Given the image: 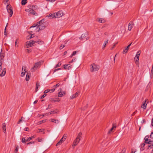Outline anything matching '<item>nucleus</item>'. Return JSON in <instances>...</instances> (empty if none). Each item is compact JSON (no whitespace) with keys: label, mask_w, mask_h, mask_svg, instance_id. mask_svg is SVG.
I'll use <instances>...</instances> for the list:
<instances>
[{"label":"nucleus","mask_w":153,"mask_h":153,"mask_svg":"<svg viewBox=\"0 0 153 153\" xmlns=\"http://www.w3.org/2000/svg\"><path fill=\"white\" fill-rule=\"evenodd\" d=\"M39 130V132H42L44 131V130L43 129H40Z\"/></svg>","instance_id":"nucleus-59"},{"label":"nucleus","mask_w":153,"mask_h":153,"mask_svg":"<svg viewBox=\"0 0 153 153\" xmlns=\"http://www.w3.org/2000/svg\"><path fill=\"white\" fill-rule=\"evenodd\" d=\"M38 25H39V24L37 23V24L36 25L31 26V27H30V28H31L33 27H38Z\"/></svg>","instance_id":"nucleus-42"},{"label":"nucleus","mask_w":153,"mask_h":153,"mask_svg":"<svg viewBox=\"0 0 153 153\" xmlns=\"http://www.w3.org/2000/svg\"><path fill=\"white\" fill-rule=\"evenodd\" d=\"M55 90V88H53L52 89L50 90V91H51V92H53Z\"/></svg>","instance_id":"nucleus-61"},{"label":"nucleus","mask_w":153,"mask_h":153,"mask_svg":"<svg viewBox=\"0 0 153 153\" xmlns=\"http://www.w3.org/2000/svg\"><path fill=\"white\" fill-rule=\"evenodd\" d=\"M128 48H127V47H126L124 49L123 51V54H125L128 51Z\"/></svg>","instance_id":"nucleus-32"},{"label":"nucleus","mask_w":153,"mask_h":153,"mask_svg":"<svg viewBox=\"0 0 153 153\" xmlns=\"http://www.w3.org/2000/svg\"><path fill=\"white\" fill-rule=\"evenodd\" d=\"M65 46L64 45H61L59 47L60 50L62 49Z\"/></svg>","instance_id":"nucleus-46"},{"label":"nucleus","mask_w":153,"mask_h":153,"mask_svg":"<svg viewBox=\"0 0 153 153\" xmlns=\"http://www.w3.org/2000/svg\"><path fill=\"white\" fill-rule=\"evenodd\" d=\"M80 140V139H78L76 138L75 140L74 141L72 146L74 147L79 142Z\"/></svg>","instance_id":"nucleus-9"},{"label":"nucleus","mask_w":153,"mask_h":153,"mask_svg":"<svg viewBox=\"0 0 153 153\" xmlns=\"http://www.w3.org/2000/svg\"><path fill=\"white\" fill-rule=\"evenodd\" d=\"M126 151V149L124 148L122 151L121 153H125Z\"/></svg>","instance_id":"nucleus-55"},{"label":"nucleus","mask_w":153,"mask_h":153,"mask_svg":"<svg viewBox=\"0 0 153 153\" xmlns=\"http://www.w3.org/2000/svg\"><path fill=\"white\" fill-rule=\"evenodd\" d=\"M150 137L151 138H153V132H152L150 136Z\"/></svg>","instance_id":"nucleus-60"},{"label":"nucleus","mask_w":153,"mask_h":153,"mask_svg":"<svg viewBox=\"0 0 153 153\" xmlns=\"http://www.w3.org/2000/svg\"><path fill=\"white\" fill-rule=\"evenodd\" d=\"M42 63V61H39L35 63L34 66L31 69V71L32 72L34 71L40 67Z\"/></svg>","instance_id":"nucleus-1"},{"label":"nucleus","mask_w":153,"mask_h":153,"mask_svg":"<svg viewBox=\"0 0 153 153\" xmlns=\"http://www.w3.org/2000/svg\"><path fill=\"white\" fill-rule=\"evenodd\" d=\"M49 91H50V90L49 89H47V90H45L44 91V93L45 94L47 93H48V92H49Z\"/></svg>","instance_id":"nucleus-54"},{"label":"nucleus","mask_w":153,"mask_h":153,"mask_svg":"<svg viewBox=\"0 0 153 153\" xmlns=\"http://www.w3.org/2000/svg\"><path fill=\"white\" fill-rule=\"evenodd\" d=\"M27 52L29 53L31 51V50L30 49H27Z\"/></svg>","instance_id":"nucleus-58"},{"label":"nucleus","mask_w":153,"mask_h":153,"mask_svg":"<svg viewBox=\"0 0 153 153\" xmlns=\"http://www.w3.org/2000/svg\"><path fill=\"white\" fill-rule=\"evenodd\" d=\"M30 74L29 73H27L26 77L25 78L26 80L27 81H28L29 79Z\"/></svg>","instance_id":"nucleus-27"},{"label":"nucleus","mask_w":153,"mask_h":153,"mask_svg":"<svg viewBox=\"0 0 153 153\" xmlns=\"http://www.w3.org/2000/svg\"><path fill=\"white\" fill-rule=\"evenodd\" d=\"M91 72L95 71H98L100 68L98 65H96L95 64H93L91 65Z\"/></svg>","instance_id":"nucleus-3"},{"label":"nucleus","mask_w":153,"mask_h":153,"mask_svg":"<svg viewBox=\"0 0 153 153\" xmlns=\"http://www.w3.org/2000/svg\"><path fill=\"white\" fill-rule=\"evenodd\" d=\"M25 11H26L28 13H30V12L31 11V10L30 9H25Z\"/></svg>","instance_id":"nucleus-45"},{"label":"nucleus","mask_w":153,"mask_h":153,"mask_svg":"<svg viewBox=\"0 0 153 153\" xmlns=\"http://www.w3.org/2000/svg\"><path fill=\"white\" fill-rule=\"evenodd\" d=\"M23 118V117H22L21 119H20L19 121L17 123L18 124H20L21 123V122L22 121V119Z\"/></svg>","instance_id":"nucleus-44"},{"label":"nucleus","mask_w":153,"mask_h":153,"mask_svg":"<svg viewBox=\"0 0 153 153\" xmlns=\"http://www.w3.org/2000/svg\"><path fill=\"white\" fill-rule=\"evenodd\" d=\"M18 42V39H17L15 41V46L16 47H18V45L17 44Z\"/></svg>","instance_id":"nucleus-43"},{"label":"nucleus","mask_w":153,"mask_h":153,"mask_svg":"<svg viewBox=\"0 0 153 153\" xmlns=\"http://www.w3.org/2000/svg\"><path fill=\"white\" fill-rule=\"evenodd\" d=\"M34 37L33 34L31 35L28 38H27L28 39H30Z\"/></svg>","instance_id":"nucleus-49"},{"label":"nucleus","mask_w":153,"mask_h":153,"mask_svg":"<svg viewBox=\"0 0 153 153\" xmlns=\"http://www.w3.org/2000/svg\"><path fill=\"white\" fill-rule=\"evenodd\" d=\"M39 27H37L36 29V30L39 32L40 30H42L45 29V24H39Z\"/></svg>","instance_id":"nucleus-6"},{"label":"nucleus","mask_w":153,"mask_h":153,"mask_svg":"<svg viewBox=\"0 0 153 153\" xmlns=\"http://www.w3.org/2000/svg\"><path fill=\"white\" fill-rule=\"evenodd\" d=\"M8 24V23H7V25L5 27L4 30V35H5L6 36L7 35L6 28L7 27V26Z\"/></svg>","instance_id":"nucleus-40"},{"label":"nucleus","mask_w":153,"mask_h":153,"mask_svg":"<svg viewBox=\"0 0 153 153\" xmlns=\"http://www.w3.org/2000/svg\"><path fill=\"white\" fill-rule=\"evenodd\" d=\"M76 53V51H74L73 52V53L71 54V55L70 56V57L71 58L72 57V56H74L75 55Z\"/></svg>","instance_id":"nucleus-37"},{"label":"nucleus","mask_w":153,"mask_h":153,"mask_svg":"<svg viewBox=\"0 0 153 153\" xmlns=\"http://www.w3.org/2000/svg\"><path fill=\"white\" fill-rule=\"evenodd\" d=\"M34 136H32L30 137H29L28 138H27V139L26 140V141H30L31 140V139L33 138H34Z\"/></svg>","instance_id":"nucleus-38"},{"label":"nucleus","mask_w":153,"mask_h":153,"mask_svg":"<svg viewBox=\"0 0 153 153\" xmlns=\"http://www.w3.org/2000/svg\"><path fill=\"white\" fill-rule=\"evenodd\" d=\"M33 5L30 4V5H28L27 6V7L29 8V9L32 10V9H33Z\"/></svg>","instance_id":"nucleus-35"},{"label":"nucleus","mask_w":153,"mask_h":153,"mask_svg":"<svg viewBox=\"0 0 153 153\" xmlns=\"http://www.w3.org/2000/svg\"><path fill=\"white\" fill-rule=\"evenodd\" d=\"M61 65V63L60 62H59L58 64L56 65L55 68L59 67Z\"/></svg>","instance_id":"nucleus-41"},{"label":"nucleus","mask_w":153,"mask_h":153,"mask_svg":"<svg viewBox=\"0 0 153 153\" xmlns=\"http://www.w3.org/2000/svg\"><path fill=\"white\" fill-rule=\"evenodd\" d=\"M49 101L52 102H56L59 101L58 100H56L53 98H51L49 99Z\"/></svg>","instance_id":"nucleus-28"},{"label":"nucleus","mask_w":153,"mask_h":153,"mask_svg":"<svg viewBox=\"0 0 153 153\" xmlns=\"http://www.w3.org/2000/svg\"><path fill=\"white\" fill-rule=\"evenodd\" d=\"M108 42V39H106L104 43L103 44L102 48H104L106 46V45L107 44Z\"/></svg>","instance_id":"nucleus-26"},{"label":"nucleus","mask_w":153,"mask_h":153,"mask_svg":"<svg viewBox=\"0 0 153 153\" xmlns=\"http://www.w3.org/2000/svg\"><path fill=\"white\" fill-rule=\"evenodd\" d=\"M145 143H143L140 145V148L143 149H142V150H144V149H143V147H144V146H145Z\"/></svg>","instance_id":"nucleus-36"},{"label":"nucleus","mask_w":153,"mask_h":153,"mask_svg":"<svg viewBox=\"0 0 153 153\" xmlns=\"http://www.w3.org/2000/svg\"><path fill=\"white\" fill-rule=\"evenodd\" d=\"M6 8L7 12L10 13V16L11 17L13 14V11L11 9V6L10 5H7Z\"/></svg>","instance_id":"nucleus-5"},{"label":"nucleus","mask_w":153,"mask_h":153,"mask_svg":"<svg viewBox=\"0 0 153 153\" xmlns=\"http://www.w3.org/2000/svg\"><path fill=\"white\" fill-rule=\"evenodd\" d=\"M76 60V59L75 58H73L72 59V60H71V61L70 62H69V63H71V62H75Z\"/></svg>","instance_id":"nucleus-57"},{"label":"nucleus","mask_w":153,"mask_h":153,"mask_svg":"<svg viewBox=\"0 0 153 153\" xmlns=\"http://www.w3.org/2000/svg\"><path fill=\"white\" fill-rule=\"evenodd\" d=\"M2 128L3 130V132H5L6 131V127L5 123H2Z\"/></svg>","instance_id":"nucleus-19"},{"label":"nucleus","mask_w":153,"mask_h":153,"mask_svg":"<svg viewBox=\"0 0 153 153\" xmlns=\"http://www.w3.org/2000/svg\"><path fill=\"white\" fill-rule=\"evenodd\" d=\"M18 146H17L16 148V149H15V153H17L18 151Z\"/></svg>","instance_id":"nucleus-51"},{"label":"nucleus","mask_w":153,"mask_h":153,"mask_svg":"<svg viewBox=\"0 0 153 153\" xmlns=\"http://www.w3.org/2000/svg\"><path fill=\"white\" fill-rule=\"evenodd\" d=\"M46 96V95L45 94H44L41 97V99H42L44 97H45Z\"/></svg>","instance_id":"nucleus-63"},{"label":"nucleus","mask_w":153,"mask_h":153,"mask_svg":"<svg viewBox=\"0 0 153 153\" xmlns=\"http://www.w3.org/2000/svg\"><path fill=\"white\" fill-rule=\"evenodd\" d=\"M131 22H130L128 24V30L130 31L131 30L132 28V25H131V24L130 23Z\"/></svg>","instance_id":"nucleus-25"},{"label":"nucleus","mask_w":153,"mask_h":153,"mask_svg":"<svg viewBox=\"0 0 153 153\" xmlns=\"http://www.w3.org/2000/svg\"><path fill=\"white\" fill-rule=\"evenodd\" d=\"M57 110H55L53 111H51V112H49L48 113H47V115H49V114H52L56 113H57Z\"/></svg>","instance_id":"nucleus-21"},{"label":"nucleus","mask_w":153,"mask_h":153,"mask_svg":"<svg viewBox=\"0 0 153 153\" xmlns=\"http://www.w3.org/2000/svg\"><path fill=\"white\" fill-rule=\"evenodd\" d=\"M6 70L5 68H4L2 71L1 73L0 74V76L1 77L4 76L6 74Z\"/></svg>","instance_id":"nucleus-17"},{"label":"nucleus","mask_w":153,"mask_h":153,"mask_svg":"<svg viewBox=\"0 0 153 153\" xmlns=\"http://www.w3.org/2000/svg\"><path fill=\"white\" fill-rule=\"evenodd\" d=\"M149 146V147H150L151 148H152L153 147V143H152V144H150L149 146Z\"/></svg>","instance_id":"nucleus-64"},{"label":"nucleus","mask_w":153,"mask_h":153,"mask_svg":"<svg viewBox=\"0 0 153 153\" xmlns=\"http://www.w3.org/2000/svg\"><path fill=\"white\" fill-rule=\"evenodd\" d=\"M39 8V7L37 5H33V9L34 10H37Z\"/></svg>","instance_id":"nucleus-33"},{"label":"nucleus","mask_w":153,"mask_h":153,"mask_svg":"<svg viewBox=\"0 0 153 153\" xmlns=\"http://www.w3.org/2000/svg\"><path fill=\"white\" fill-rule=\"evenodd\" d=\"M140 54V51H138L137 53L136 56L134 57V60L136 64H138L139 63V58Z\"/></svg>","instance_id":"nucleus-4"},{"label":"nucleus","mask_w":153,"mask_h":153,"mask_svg":"<svg viewBox=\"0 0 153 153\" xmlns=\"http://www.w3.org/2000/svg\"><path fill=\"white\" fill-rule=\"evenodd\" d=\"M55 13V18L60 17L63 15V13L62 11H59Z\"/></svg>","instance_id":"nucleus-8"},{"label":"nucleus","mask_w":153,"mask_h":153,"mask_svg":"<svg viewBox=\"0 0 153 153\" xmlns=\"http://www.w3.org/2000/svg\"><path fill=\"white\" fill-rule=\"evenodd\" d=\"M26 139L25 138L23 137L22 139V142L23 143H25Z\"/></svg>","instance_id":"nucleus-52"},{"label":"nucleus","mask_w":153,"mask_h":153,"mask_svg":"<svg viewBox=\"0 0 153 153\" xmlns=\"http://www.w3.org/2000/svg\"><path fill=\"white\" fill-rule=\"evenodd\" d=\"M82 134V133L81 132L79 133L76 138L78 139H80V137H81Z\"/></svg>","instance_id":"nucleus-30"},{"label":"nucleus","mask_w":153,"mask_h":153,"mask_svg":"<svg viewBox=\"0 0 153 153\" xmlns=\"http://www.w3.org/2000/svg\"><path fill=\"white\" fill-rule=\"evenodd\" d=\"M36 42L35 41H32V42H31V41H30L29 42H26L27 47L29 48L30 47H31Z\"/></svg>","instance_id":"nucleus-7"},{"label":"nucleus","mask_w":153,"mask_h":153,"mask_svg":"<svg viewBox=\"0 0 153 153\" xmlns=\"http://www.w3.org/2000/svg\"><path fill=\"white\" fill-rule=\"evenodd\" d=\"M44 21H45L44 19H43L41 20H40V21H39V22H38L37 23H38L39 25L41 24H44Z\"/></svg>","instance_id":"nucleus-31"},{"label":"nucleus","mask_w":153,"mask_h":153,"mask_svg":"<svg viewBox=\"0 0 153 153\" xmlns=\"http://www.w3.org/2000/svg\"><path fill=\"white\" fill-rule=\"evenodd\" d=\"M25 67L23 66L22 67V71L21 74V76L22 77L23 76L25 75V73L26 72V71L25 70Z\"/></svg>","instance_id":"nucleus-10"},{"label":"nucleus","mask_w":153,"mask_h":153,"mask_svg":"<svg viewBox=\"0 0 153 153\" xmlns=\"http://www.w3.org/2000/svg\"><path fill=\"white\" fill-rule=\"evenodd\" d=\"M46 120H42V121H40L38 122L39 124H41L42 123H45L46 122Z\"/></svg>","instance_id":"nucleus-34"},{"label":"nucleus","mask_w":153,"mask_h":153,"mask_svg":"<svg viewBox=\"0 0 153 153\" xmlns=\"http://www.w3.org/2000/svg\"><path fill=\"white\" fill-rule=\"evenodd\" d=\"M37 139H38V141L39 142H42V140H43L41 138H39V137Z\"/></svg>","instance_id":"nucleus-47"},{"label":"nucleus","mask_w":153,"mask_h":153,"mask_svg":"<svg viewBox=\"0 0 153 153\" xmlns=\"http://www.w3.org/2000/svg\"><path fill=\"white\" fill-rule=\"evenodd\" d=\"M151 74L153 75V65L152 66V70L151 71Z\"/></svg>","instance_id":"nucleus-62"},{"label":"nucleus","mask_w":153,"mask_h":153,"mask_svg":"<svg viewBox=\"0 0 153 153\" xmlns=\"http://www.w3.org/2000/svg\"><path fill=\"white\" fill-rule=\"evenodd\" d=\"M116 127V126L114 125L113 124L112 128L109 130L108 131V133L109 134H111L112 131Z\"/></svg>","instance_id":"nucleus-16"},{"label":"nucleus","mask_w":153,"mask_h":153,"mask_svg":"<svg viewBox=\"0 0 153 153\" xmlns=\"http://www.w3.org/2000/svg\"><path fill=\"white\" fill-rule=\"evenodd\" d=\"M146 102V100L144 103L142 105L141 107H142L144 109H146V105H147Z\"/></svg>","instance_id":"nucleus-22"},{"label":"nucleus","mask_w":153,"mask_h":153,"mask_svg":"<svg viewBox=\"0 0 153 153\" xmlns=\"http://www.w3.org/2000/svg\"><path fill=\"white\" fill-rule=\"evenodd\" d=\"M30 14H31L35 16H37V13L33 9L31 10V11L30 12Z\"/></svg>","instance_id":"nucleus-20"},{"label":"nucleus","mask_w":153,"mask_h":153,"mask_svg":"<svg viewBox=\"0 0 153 153\" xmlns=\"http://www.w3.org/2000/svg\"><path fill=\"white\" fill-rule=\"evenodd\" d=\"M146 137H147V136H146L145 138V142L146 143H148V144H152V143H153V142L151 140H149V141L148 139H146Z\"/></svg>","instance_id":"nucleus-15"},{"label":"nucleus","mask_w":153,"mask_h":153,"mask_svg":"<svg viewBox=\"0 0 153 153\" xmlns=\"http://www.w3.org/2000/svg\"><path fill=\"white\" fill-rule=\"evenodd\" d=\"M27 0H22L21 1V4L22 5H24L27 3Z\"/></svg>","instance_id":"nucleus-24"},{"label":"nucleus","mask_w":153,"mask_h":153,"mask_svg":"<svg viewBox=\"0 0 153 153\" xmlns=\"http://www.w3.org/2000/svg\"><path fill=\"white\" fill-rule=\"evenodd\" d=\"M36 42L39 44H41V43L42 42L40 40H38Z\"/></svg>","instance_id":"nucleus-56"},{"label":"nucleus","mask_w":153,"mask_h":153,"mask_svg":"<svg viewBox=\"0 0 153 153\" xmlns=\"http://www.w3.org/2000/svg\"><path fill=\"white\" fill-rule=\"evenodd\" d=\"M48 16L49 18H53L54 17L55 18V14L54 13L53 14H49Z\"/></svg>","instance_id":"nucleus-23"},{"label":"nucleus","mask_w":153,"mask_h":153,"mask_svg":"<svg viewBox=\"0 0 153 153\" xmlns=\"http://www.w3.org/2000/svg\"><path fill=\"white\" fill-rule=\"evenodd\" d=\"M85 33L83 34L79 38V39H83V38H85L86 37V34H85Z\"/></svg>","instance_id":"nucleus-29"},{"label":"nucleus","mask_w":153,"mask_h":153,"mask_svg":"<svg viewBox=\"0 0 153 153\" xmlns=\"http://www.w3.org/2000/svg\"><path fill=\"white\" fill-rule=\"evenodd\" d=\"M51 120L52 122H53L57 124L59 122V120H55L53 119L50 120Z\"/></svg>","instance_id":"nucleus-18"},{"label":"nucleus","mask_w":153,"mask_h":153,"mask_svg":"<svg viewBox=\"0 0 153 153\" xmlns=\"http://www.w3.org/2000/svg\"><path fill=\"white\" fill-rule=\"evenodd\" d=\"M62 142H61V141L60 140H59L58 142V143L56 144V146H58L60 145H61L62 143Z\"/></svg>","instance_id":"nucleus-39"},{"label":"nucleus","mask_w":153,"mask_h":153,"mask_svg":"<svg viewBox=\"0 0 153 153\" xmlns=\"http://www.w3.org/2000/svg\"><path fill=\"white\" fill-rule=\"evenodd\" d=\"M97 20L100 23H104L105 22V20L102 18H98Z\"/></svg>","instance_id":"nucleus-12"},{"label":"nucleus","mask_w":153,"mask_h":153,"mask_svg":"<svg viewBox=\"0 0 153 153\" xmlns=\"http://www.w3.org/2000/svg\"><path fill=\"white\" fill-rule=\"evenodd\" d=\"M40 83L39 82H36V86L39 87L40 86Z\"/></svg>","instance_id":"nucleus-53"},{"label":"nucleus","mask_w":153,"mask_h":153,"mask_svg":"<svg viewBox=\"0 0 153 153\" xmlns=\"http://www.w3.org/2000/svg\"><path fill=\"white\" fill-rule=\"evenodd\" d=\"M72 68V65L70 64L64 65V68L65 69H70Z\"/></svg>","instance_id":"nucleus-11"},{"label":"nucleus","mask_w":153,"mask_h":153,"mask_svg":"<svg viewBox=\"0 0 153 153\" xmlns=\"http://www.w3.org/2000/svg\"><path fill=\"white\" fill-rule=\"evenodd\" d=\"M65 92L63 91H60L59 92L58 97H62L65 95Z\"/></svg>","instance_id":"nucleus-14"},{"label":"nucleus","mask_w":153,"mask_h":153,"mask_svg":"<svg viewBox=\"0 0 153 153\" xmlns=\"http://www.w3.org/2000/svg\"><path fill=\"white\" fill-rule=\"evenodd\" d=\"M79 94V92H77L76 93L73 94L70 97V99H72L75 98L76 97L78 96Z\"/></svg>","instance_id":"nucleus-13"},{"label":"nucleus","mask_w":153,"mask_h":153,"mask_svg":"<svg viewBox=\"0 0 153 153\" xmlns=\"http://www.w3.org/2000/svg\"><path fill=\"white\" fill-rule=\"evenodd\" d=\"M67 137V134H64V135H63V137H62L64 138V139H65H65Z\"/></svg>","instance_id":"nucleus-50"},{"label":"nucleus","mask_w":153,"mask_h":153,"mask_svg":"<svg viewBox=\"0 0 153 153\" xmlns=\"http://www.w3.org/2000/svg\"><path fill=\"white\" fill-rule=\"evenodd\" d=\"M2 50H1V51L0 54V71L2 69V62H3V59L4 57V53H2Z\"/></svg>","instance_id":"nucleus-2"},{"label":"nucleus","mask_w":153,"mask_h":153,"mask_svg":"<svg viewBox=\"0 0 153 153\" xmlns=\"http://www.w3.org/2000/svg\"><path fill=\"white\" fill-rule=\"evenodd\" d=\"M59 85H60L59 84V83H58V84H56V85L53 86V87H54V88H56L58 87Z\"/></svg>","instance_id":"nucleus-48"}]
</instances>
